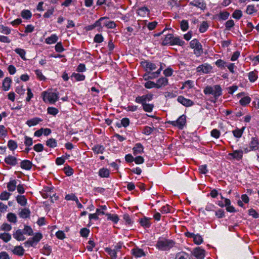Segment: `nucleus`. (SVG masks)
I'll use <instances>...</instances> for the list:
<instances>
[{"label": "nucleus", "mask_w": 259, "mask_h": 259, "mask_svg": "<svg viewBox=\"0 0 259 259\" xmlns=\"http://www.w3.org/2000/svg\"><path fill=\"white\" fill-rule=\"evenodd\" d=\"M203 92L205 95H212L213 97L214 100L211 101L215 102L218 98L222 95V89L219 84L213 86L207 85L204 88Z\"/></svg>", "instance_id": "f257e3e1"}, {"label": "nucleus", "mask_w": 259, "mask_h": 259, "mask_svg": "<svg viewBox=\"0 0 259 259\" xmlns=\"http://www.w3.org/2000/svg\"><path fill=\"white\" fill-rule=\"evenodd\" d=\"M174 244V242L172 240L162 239L157 241L156 246L159 249L166 250L171 248Z\"/></svg>", "instance_id": "f03ea898"}, {"label": "nucleus", "mask_w": 259, "mask_h": 259, "mask_svg": "<svg viewBox=\"0 0 259 259\" xmlns=\"http://www.w3.org/2000/svg\"><path fill=\"white\" fill-rule=\"evenodd\" d=\"M190 46L194 49V53L197 57L201 55L203 53L202 46L197 39L192 40L190 42Z\"/></svg>", "instance_id": "7ed1b4c3"}, {"label": "nucleus", "mask_w": 259, "mask_h": 259, "mask_svg": "<svg viewBox=\"0 0 259 259\" xmlns=\"http://www.w3.org/2000/svg\"><path fill=\"white\" fill-rule=\"evenodd\" d=\"M42 95L44 101H48L51 104L55 103L59 99L58 94L56 93L44 92Z\"/></svg>", "instance_id": "20e7f679"}, {"label": "nucleus", "mask_w": 259, "mask_h": 259, "mask_svg": "<svg viewBox=\"0 0 259 259\" xmlns=\"http://www.w3.org/2000/svg\"><path fill=\"white\" fill-rule=\"evenodd\" d=\"M168 123L173 126L178 127L180 129H182L186 123V116L185 115H182L177 120L169 121Z\"/></svg>", "instance_id": "39448f33"}, {"label": "nucleus", "mask_w": 259, "mask_h": 259, "mask_svg": "<svg viewBox=\"0 0 259 259\" xmlns=\"http://www.w3.org/2000/svg\"><path fill=\"white\" fill-rule=\"evenodd\" d=\"M153 95L148 94L142 96H138L136 98L135 102L137 103H143L149 102L153 99Z\"/></svg>", "instance_id": "423d86ee"}, {"label": "nucleus", "mask_w": 259, "mask_h": 259, "mask_svg": "<svg viewBox=\"0 0 259 259\" xmlns=\"http://www.w3.org/2000/svg\"><path fill=\"white\" fill-rule=\"evenodd\" d=\"M259 149V142L258 140L255 138H252L249 143V149L246 148L244 149V151L247 153L249 151L255 150Z\"/></svg>", "instance_id": "0eeeda50"}, {"label": "nucleus", "mask_w": 259, "mask_h": 259, "mask_svg": "<svg viewBox=\"0 0 259 259\" xmlns=\"http://www.w3.org/2000/svg\"><path fill=\"white\" fill-rule=\"evenodd\" d=\"M193 255L197 259H203L205 255V251L199 247H196L192 251Z\"/></svg>", "instance_id": "6e6552de"}, {"label": "nucleus", "mask_w": 259, "mask_h": 259, "mask_svg": "<svg viewBox=\"0 0 259 259\" xmlns=\"http://www.w3.org/2000/svg\"><path fill=\"white\" fill-rule=\"evenodd\" d=\"M177 100L179 103L186 107H190L194 105V102L192 100L186 99L182 96H179Z\"/></svg>", "instance_id": "1a4fd4ad"}, {"label": "nucleus", "mask_w": 259, "mask_h": 259, "mask_svg": "<svg viewBox=\"0 0 259 259\" xmlns=\"http://www.w3.org/2000/svg\"><path fill=\"white\" fill-rule=\"evenodd\" d=\"M211 70H212L211 66L210 65L207 64L199 65L197 68V72H202L203 73H208L210 72L211 71Z\"/></svg>", "instance_id": "9d476101"}, {"label": "nucleus", "mask_w": 259, "mask_h": 259, "mask_svg": "<svg viewBox=\"0 0 259 259\" xmlns=\"http://www.w3.org/2000/svg\"><path fill=\"white\" fill-rule=\"evenodd\" d=\"M141 64L147 71L148 70L149 71H152L155 70L156 68V66L155 64L148 61H142L141 62Z\"/></svg>", "instance_id": "9b49d317"}, {"label": "nucleus", "mask_w": 259, "mask_h": 259, "mask_svg": "<svg viewBox=\"0 0 259 259\" xmlns=\"http://www.w3.org/2000/svg\"><path fill=\"white\" fill-rule=\"evenodd\" d=\"M17 159L12 155H9L5 159V162L10 165L14 166L17 164Z\"/></svg>", "instance_id": "f8f14e48"}, {"label": "nucleus", "mask_w": 259, "mask_h": 259, "mask_svg": "<svg viewBox=\"0 0 259 259\" xmlns=\"http://www.w3.org/2000/svg\"><path fill=\"white\" fill-rule=\"evenodd\" d=\"M190 5L198 7L201 10H203L206 7V5L203 0H194L190 3Z\"/></svg>", "instance_id": "ddd939ff"}, {"label": "nucleus", "mask_w": 259, "mask_h": 259, "mask_svg": "<svg viewBox=\"0 0 259 259\" xmlns=\"http://www.w3.org/2000/svg\"><path fill=\"white\" fill-rule=\"evenodd\" d=\"M20 166L22 169L30 170L32 167V163L28 160H24L21 162Z\"/></svg>", "instance_id": "4468645a"}, {"label": "nucleus", "mask_w": 259, "mask_h": 259, "mask_svg": "<svg viewBox=\"0 0 259 259\" xmlns=\"http://www.w3.org/2000/svg\"><path fill=\"white\" fill-rule=\"evenodd\" d=\"M24 233L21 230H17L13 234V237L18 241H23L25 239V237L23 235Z\"/></svg>", "instance_id": "2eb2a0df"}, {"label": "nucleus", "mask_w": 259, "mask_h": 259, "mask_svg": "<svg viewBox=\"0 0 259 259\" xmlns=\"http://www.w3.org/2000/svg\"><path fill=\"white\" fill-rule=\"evenodd\" d=\"M132 251L133 254L136 257H140L145 255V253H144V251L142 249L139 248L138 247L133 249Z\"/></svg>", "instance_id": "dca6fc26"}, {"label": "nucleus", "mask_w": 259, "mask_h": 259, "mask_svg": "<svg viewBox=\"0 0 259 259\" xmlns=\"http://www.w3.org/2000/svg\"><path fill=\"white\" fill-rule=\"evenodd\" d=\"M25 250L21 246H16L14 247L13 250H12L13 253L14 254L22 256L24 253Z\"/></svg>", "instance_id": "f3484780"}, {"label": "nucleus", "mask_w": 259, "mask_h": 259, "mask_svg": "<svg viewBox=\"0 0 259 259\" xmlns=\"http://www.w3.org/2000/svg\"><path fill=\"white\" fill-rule=\"evenodd\" d=\"M168 79L165 77H161L159 78L157 80L156 83V88H160L162 86H165L167 84Z\"/></svg>", "instance_id": "a211bd4d"}, {"label": "nucleus", "mask_w": 259, "mask_h": 259, "mask_svg": "<svg viewBox=\"0 0 259 259\" xmlns=\"http://www.w3.org/2000/svg\"><path fill=\"white\" fill-rule=\"evenodd\" d=\"M42 120L38 117H35L33 118H32L31 119L28 120L26 121V124L29 126H34L37 124L39 122L41 121Z\"/></svg>", "instance_id": "6ab92c4d"}, {"label": "nucleus", "mask_w": 259, "mask_h": 259, "mask_svg": "<svg viewBox=\"0 0 259 259\" xmlns=\"http://www.w3.org/2000/svg\"><path fill=\"white\" fill-rule=\"evenodd\" d=\"M230 155L232 156L233 158L237 160H240L242 158L243 156V151L242 150H234L233 152L229 154Z\"/></svg>", "instance_id": "aec40b11"}, {"label": "nucleus", "mask_w": 259, "mask_h": 259, "mask_svg": "<svg viewBox=\"0 0 259 259\" xmlns=\"http://www.w3.org/2000/svg\"><path fill=\"white\" fill-rule=\"evenodd\" d=\"M133 153L135 155L141 153L143 152V147L140 143H137L133 149Z\"/></svg>", "instance_id": "412c9836"}, {"label": "nucleus", "mask_w": 259, "mask_h": 259, "mask_svg": "<svg viewBox=\"0 0 259 259\" xmlns=\"http://www.w3.org/2000/svg\"><path fill=\"white\" fill-rule=\"evenodd\" d=\"M30 211L28 208L22 209L19 213L20 217L23 219H26L29 218L30 217Z\"/></svg>", "instance_id": "4be33fe9"}, {"label": "nucleus", "mask_w": 259, "mask_h": 259, "mask_svg": "<svg viewBox=\"0 0 259 259\" xmlns=\"http://www.w3.org/2000/svg\"><path fill=\"white\" fill-rule=\"evenodd\" d=\"M105 214V213L104 212V211H101L100 209H97L96 213H93V214H90L89 215V218L90 220H97L99 219L98 215H99L100 214Z\"/></svg>", "instance_id": "5701e85b"}, {"label": "nucleus", "mask_w": 259, "mask_h": 259, "mask_svg": "<svg viewBox=\"0 0 259 259\" xmlns=\"http://www.w3.org/2000/svg\"><path fill=\"white\" fill-rule=\"evenodd\" d=\"M143 107V109L146 112H151L154 108L153 104H149L147 103H140Z\"/></svg>", "instance_id": "b1692460"}, {"label": "nucleus", "mask_w": 259, "mask_h": 259, "mask_svg": "<svg viewBox=\"0 0 259 259\" xmlns=\"http://www.w3.org/2000/svg\"><path fill=\"white\" fill-rule=\"evenodd\" d=\"M12 80L10 77H6L3 82V88L4 91H8L10 88Z\"/></svg>", "instance_id": "393cba45"}, {"label": "nucleus", "mask_w": 259, "mask_h": 259, "mask_svg": "<svg viewBox=\"0 0 259 259\" xmlns=\"http://www.w3.org/2000/svg\"><path fill=\"white\" fill-rule=\"evenodd\" d=\"M173 35L172 34H169L165 36V38L163 40L162 45H166L167 44L172 45V39H173Z\"/></svg>", "instance_id": "a878e982"}, {"label": "nucleus", "mask_w": 259, "mask_h": 259, "mask_svg": "<svg viewBox=\"0 0 259 259\" xmlns=\"http://www.w3.org/2000/svg\"><path fill=\"white\" fill-rule=\"evenodd\" d=\"M92 150L95 154H102L104 151L105 148L103 146L98 145L95 146L92 148Z\"/></svg>", "instance_id": "bb28decb"}, {"label": "nucleus", "mask_w": 259, "mask_h": 259, "mask_svg": "<svg viewBox=\"0 0 259 259\" xmlns=\"http://www.w3.org/2000/svg\"><path fill=\"white\" fill-rule=\"evenodd\" d=\"M58 36L56 34H52L50 37L46 39V42L48 44H52L55 43L58 40Z\"/></svg>", "instance_id": "cd10ccee"}, {"label": "nucleus", "mask_w": 259, "mask_h": 259, "mask_svg": "<svg viewBox=\"0 0 259 259\" xmlns=\"http://www.w3.org/2000/svg\"><path fill=\"white\" fill-rule=\"evenodd\" d=\"M109 170L107 168H101L99 171V175L102 178H108L109 176Z\"/></svg>", "instance_id": "c85d7f7f"}, {"label": "nucleus", "mask_w": 259, "mask_h": 259, "mask_svg": "<svg viewBox=\"0 0 259 259\" xmlns=\"http://www.w3.org/2000/svg\"><path fill=\"white\" fill-rule=\"evenodd\" d=\"M105 214L107 216L108 220H111L114 223H117L119 221L118 217L116 214L106 213Z\"/></svg>", "instance_id": "c756f323"}, {"label": "nucleus", "mask_w": 259, "mask_h": 259, "mask_svg": "<svg viewBox=\"0 0 259 259\" xmlns=\"http://www.w3.org/2000/svg\"><path fill=\"white\" fill-rule=\"evenodd\" d=\"M46 145L50 148H55L57 147V143L55 139L51 138L46 141Z\"/></svg>", "instance_id": "7c9ffc66"}, {"label": "nucleus", "mask_w": 259, "mask_h": 259, "mask_svg": "<svg viewBox=\"0 0 259 259\" xmlns=\"http://www.w3.org/2000/svg\"><path fill=\"white\" fill-rule=\"evenodd\" d=\"M15 52L17 54H18L23 60H26L25 58L26 51L24 49L21 48H16L15 50Z\"/></svg>", "instance_id": "2f4dec72"}, {"label": "nucleus", "mask_w": 259, "mask_h": 259, "mask_svg": "<svg viewBox=\"0 0 259 259\" xmlns=\"http://www.w3.org/2000/svg\"><path fill=\"white\" fill-rule=\"evenodd\" d=\"M244 128L245 127H243L241 129L237 128L233 131L232 133L233 134L234 136L237 138H240L242 135Z\"/></svg>", "instance_id": "473e14b6"}, {"label": "nucleus", "mask_w": 259, "mask_h": 259, "mask_svg": "<svg viewBox=\"0 0 259 259\" xmlns=\"http://www.w3.org/2000/svg\"><path fill=\"white\" fill-rule=\"evenodd\" d=\"M185 41L180 39L179 37H174L171 45H177L182 46L184 45Z\"/></svg>", "instance_id": "72a5a7b5"}, {"label": "nucleus", "mask_w": 259, "mask_h": 259, "mask_svg": "<svg viewBox=\"0 0 259 259\" xmlns=\"http://www.w3.org/2000/svg\"><path fill=\"white\" fill-rule=\"evenodd\" d=\"M17 201L22 206H25L27 203V199L24 196H18L17 197Z\"/></svg>", "instance_id": "f704fd0d"}, {"label": "nucleus", "mask_w": 259, "mask_h": 259, "mask_svg": "<svg viewBox=\"0 0 259 259\" xmlns=\"http://www.w3.org/2000/svg\"><path fill=\"white\" fill-rule=\"evenodd\" d=\"M8 147L10 149V150L14 151L17 148L18 145L17 143L15 141L10 140L8 141Z\"/></svg>", "instance_id": "c9c22d12"}, {"label": "nucleus", "mask_w": 259, "mask_h": 259, "mask_svg": "<svg viewBox=\"0 0 259 259\" xmlns=\"http://www.w3.org/2000/svg\"><path fill=\"white\" fill-rule=\"evenodd\" d=\"M16 187V181L15 180L11 181L7 185V188L9 191H14Z\"/></svg>", "instance_id": "e433bc0d"}, {"label": "nucleus", "mask_w": 259, "mask_h": 259, "mask_svg": "<svg viewBox=\"0 0 259 259\" xmlns=\"http://www.w3.org/2000/svg\"><path fill=\"white\" fill-rule=\"evenodd\" d=\"M52 251V249L50 246H49L48 244H46L44 245L43 248L41 250V253L43 254L49 255L51 254Z\"/></svg>", "instance_id": "4c0bfd02"}, {"label": "nucleus", "mask_w": 259, "mask_h": 259, "mask_svg": "<svg viewBox=\"0 0 259 259\" xmlns=\"http://www.w3.org/2000/svg\"><path fill=\"white\" fill-rule=\"evenodd\" d=\"M176 259H190L189 254L185 252L178 253L176 257Z\"/></svg>", "instance_id": "58836bf2"}, {"label": "nucleus", "mask_w": 259, "mask_h": 259, "mask_svg": "<svg viewBox=\"0 0 259 259\" xmlns=\"http://www.w3.org/2000/svg\"><path fill=\"white\" fill-rule=\"evenodd\" d=\"M7 219L11 223H16L17 222V217L15 213H9L7 214Z\"/></svg>", "instance_id": "ea45409f"}, {"label": "nucleus", "mask_w": 259, "mask_h": 259, "mask_svg": "<svg viewBox=\"0 0 259 259\" xmlns=\"http://www.w3.org/2000/svg\"><path fill=\"white\" fill-rule=\"evenodd\" d=\"M248 78L250 81L254 82L257 78V72L256 71H251L248 74Z\"/></svg>", "instance_id": "a19ab883"}, {"label": "nucleus", "mask_w": 259, "mask_h": 259, "mask_svg": "<svg viewBox=\"0 0 259 259\" xmlns=\"http://www.w3.org/2000/svg\"><path fill=\"white\" fill-rule=\"evenodd\" d=\"M21 16L24 19H29L31 17L32 14L30 11L25 10L22 11Z\"/></svg>", "instance_id": "79ce46f5"}, {"label": "nucleus", "mask_w": 259, "mask_h": 259, "mask_svg": "<svg viewBox=\"0 0 259 259\" xmlns=\"http://www.w3.org/2000/svg\"><path fill=\"white\" fill-rule=\"evenodd\" d=\"M140 223L143 227L146 228H149L150 227V224L149 222V219L144 218L140 220Z\"/></svg>", "instance_id": "37998d69"}, {"label": "nucleus", "mask_w": 259, "mask_h": 259, "mask_svg": "<svg viewBox=\"0 0 259 259\" xmlns=\"http://www.w3.org/2000/svg\"><path fill=\"white\" fill-rule=\"evenodd\" d=\"M256 11L257 10L255 9L254 5H252L247 6L246 10V13L248 15H251Z\"/></svg>", "instance_id": "c03bdc74"}, {"label": "nucleus", "mask_w": 259, "mask_h": 259, "mask_svg": "<svg viewBox=\"0 0 259 259\" xmlns=\"http://www.w3.org/2000/svg\"><path fill=\"white\" fill-rule=\"evenodd\" d=\"M0 238L3 240L5 242H7L11 240V236L9 233H4L0 235Z\"/></svg>", "instance_id": "a18cd8bd"}, {"label": "nucleus", "mask_w": 259, "mask_h": 259, "mask_svg": "<svg viewBox=\"0 0 259 259\" xmlns=\"http://www.w3.org/2000/svg\"><path fill=\"white\" fill-rule=\"evenodd\" d=\"M251 101V99L249 97L246 96L242 98L240 100L239 102L240 104L242 106H245L247 104H249Z\"/></svg>", "instance_id": "49530a36"}, {"label": "nucleus", "mask_w": 259, "mask_h": 259, "mask_svg": "<svg viewBox=\"0 0 259 259\" xmlns=\"http://www.w3.org/2000/svg\"><path fill=\"white\" fill-rule=\"evenodd\" d=\"M193 240L194 243L197 245L201 244L203 241L202 236L199 234L195 235Z\"/></svg>", "instance_id": "de8ad7c7"}, {"label": "nucleus", "mask_w": 259, "mask_h": 259, "mask_svg": "<svg viewBox=\"0 0 259 259\" xmlns=\"http://www.w3.org/2000/svg\"><path fill=\"white\" fill-rule=\"evenodd\" d=\"M71 77H74L77 81H81L85 79V76L84 75L75 73L72 74Z\"/></svg>", "instance_id": "09e8293b"}, {"label": "nucleus", "mask_w": 259, "mask_h": 259, "mask_svg": "<svg viewBox=\"0 0 259 259\" xmlns=\"http://www.w3.org/2000/svg\"><path fill=\"white\" fill-rule=\"evenodd\" d=\"M189 28L188 22L187 20H183L181 22V28L182 31H185Z\"/></svg>", "instance_id": "8fccbe9b"}, {"label": "nucleus", "mask_w": 259, "mask_h": 259, "mask_svg": "<svg viewBox=\"0 0 259 259\" xmlns=\"http://www.w3.org/2000/svg\"><path fill=\"white\" fill-rule=\"evenodd\" d=\"M105 250L112 258H115L117 256L115 249H111L110 248H106Z\"/></svg>", "instance_id": "3c124183"}, {"label": "nucleus", "mask_w": 259, "mask_h": 259, "mask_svg": "<svg viewBox=\"0 0 259 259\" xmlns=\"http://www.w3.org/2000/svg\"><path fill=\"white\" fill-rule=\"evenodd\" d=\"M208 27V25L206 21H203L199 27V31L201 33H203L206 31Z\"/></svg>", "instance_id": "603ef678"}, {"label": "nucleus", "mask_w": 259, "mask_h": 259, "mask_svg": "<svg viewBox=\"0 0 259 259\" xmlns=\"http://www.w3.org/2000/svg\"><path fill=\"white\" fill-rule=\"evenodd\" d=\"M137 11L138 15L144 16L148 12V9L146 7H142L139 8Z\"/></svg>", "instance_id": "864d4df0"}, {"label": "nucleus", "mask_w": 259, "mask_h": 259, "mask_svg": "<svg viewBox=\"0 0 259 259\" xmlns=\"http://www.w3.org/2000/svg\"><path fill=\"white\" fill-rule=\"evenodd\" d=\"M242 16V11L240 10H236L232 14V17L236 19H239Z\"/></svg>", "instance_id": "5fc2aeb1"}, {"label": "nucleus", "mask_w": 259, "mask_h": 259, "mask_svg": "<svg viewBox=\"0 0 259 259\" xmlns=\"http://www.w3.org/2000/svg\"><path fill=\"white\" fill-rule=\"evenodd\" d=\"M229 15H230V14L229 12H221L219 14V18L220 20H225L228 18Z\"/></svg>", "instance_id": "6e6d98bb"}, {"label": "nucleus", "mask_w": 259, "mask_h": 259, "mask_svg": "<svg viewBox=\"0 0 259 259\" xmlns=\"http://www.w3.org/2000/svg\"><path fill=\"white\" fill-rule=\"evenodd\" d=\"M235 24L233 20H228L225 23L226 29L228 30H231V29L234 27Z\"/></svg>", "instance_id": "4d7b16f0"}, {"label": "nucleus", "mask_w": 259, "mask_h": 259, "mask_svg": "<svg viewBox=\"0 0 259 259\" xmlns=\"http://www.w3.org/2000/svg\"><path fill=\"white\" fill-rule=\"evenodd\" d=\"M10 195L11 194L10 193L7 191H4L1 194L0 199L2 200H7L9 198Z\"/></svg>", "instance_id": "13d9d810"}, {"label": "nucleus", "mask_w": 259, "mask_h": 259, "mask_svg": "<svg viewBox=\"0 0 259 259\" xmlns=\"http://www.w3.org/2000/svg\"><path fill=\"white\" fill-rule=\"evenodd\" d=\"M193 87V81L190 80H187L185 81L183 87L181 88L182 89L185 88H188L189 89H191Z\"/></svg>", "instance_id": "bf43d9fd"}, {"label": "nucleus", "mask_w": 259, "mask_h": 259, "mask_svg": "<svg viewBox=\"0 0 259 259\" xmlns=\"http://www.w3.org/2000/svg\"><path fill=\"white\" fill-rule=\"evenodd\" d=\"M144 86L147 89L156 88V83L153 81H148L145 82Z\"/></svg>", "instance_id": "052dcab7"}, {"label": "nucleus", "mask_w": 259, "mask_h": 259, "mask_svg": "<svg viewBox=\"0 0 259 259\" xmlns=\"http://www.w3.org/2000/svg\"><path fill=\"white\" fill-rule=\"evenodd\" d=\"M48 113L53 115H56L59 112L58 110L54 107H49L47 109Z\"/></svg>", "instance_id": "680f3d73"}, {"label": "nucleus", "mask_w": 259, "mask_h": 259, "mask_svg": "<svg viewBox=\"0 0 259 259\" xmlns=\"http://www.w3.org/2000/svg\"><path fill=\"white\" fill-rule=\"evenodd\" d=\"M154 128V127H151L147 126H145L143 130V133L146 135H149L152 133Z\"/></svg>", "instance_id": "e2e57ef3"}, {"label": "nucleus", "mask_w": 259, "mask_h": 259, "mask_svg": "<svg viewBox=\"0 0 259 259\" xmlns=\"http://www.w3.org/2000/svg\"><path fill=\"white\" fill-rule=\"evenodd\" d=\"M23 233L28 235H31L33 234V231L31 228L28 226H25L23 230Z\"/></svg>", "instance_id": "0e129e2a"}, {"label": "nucleus", "mask_w": 259, "mask_h": 259, "mask_svg": "<svg viewBox=\"0 0 259 259\" xmlns=\"http://www.w3.org/2000/svg\"><path fill=\"white\" fill-rule=\"evenodd\" d=\"M199 172L202 174H206L208 172L207 167L206 165H201L199 166Z\"/></svg>", "instance_id": "69168bd1"}, {"label": "nucleus", "mask_w": 259, "mask_h": 259, "mask_svg": "<svg viewBox=\"0 0 259 259\" xmlns=\"http://www.w3.org/2000/svg\"><path fill=\"white\" fill-rule=\"evenodd\" d=\"M90 233V230L87 228H84L80 230V234L82 237H87Z\"/></svg>", "instance_id": "338daca9"}, {"label": "nucleus", "mask_w": 259, "mask_h": 259, "mask_svg": "<svg viewBox=\"0 0 259 259\" xmlns=\"http://www.w3.org/2000/svg\"><path fill=\"white\" fill-rule=\"evenodd\" d=\"M123 219L126 224L131 225L133 223L130 216L127 213L123 215Z\"/></svg>", "instance_id": "774afa93"}]
</instances>
